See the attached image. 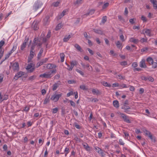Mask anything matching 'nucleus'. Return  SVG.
<instances>
[{
  "label": "nucleus",
  "instance_id": "44",
  "mask_svg": "<svg viewBox=\"0 0 157 157\" xmlns=\"http://www.w3.org/2000/svg\"><path fill=\"white\" fill-rule=\"evenodd\" d=\"M75 137L74 139L77 142H80L81 141V139L78 137L76 135H74Z\"/></svg>",
  "mask_w": 157,
  "mask_h": 157
},
{
  "label": "nucleus",
  "instance_id": "64",
  "mask_svg": "<svg viewBox=\"0 0 157 157\" xmlns=\"http://www.w3.org/2000/svg\"><path fill=\"white\" fill-rule=\"evenodd\" d=\"M74 94V92L72 91H71L70 92L67 93V96L69 97L71 95H73Z\"/></svg>",
  "mask_w": 157,
  "mask_h": 157
},
{
  "label": "nucleus",
  "instance_id": "52",
  "mask_svg": "<svg viewBox=\"0 0 157 157\" xmlns=\"http://www.w3.org/2000/svg\"><path fill=\"white\" fill-rule=\"evenodd\" d=\"M34 54L35 53L34 51L30 50L29 57H31V58H33Z\"/></svg>",
  "mask_w": 157,
  "mask_h": 157
},
{
  "label": "nucleus",
  "instance_id": "43",
  "mask_svg": "<svg viewBox=\"0 0 157 157\" xmlns=\"http://www.w3.org/2000/svg\"><path fill=\"white\" fill-rule=\"evenodd\" d=\"M12 53L10 52H9L7 54L5 55V57L4 58V60H6L8 59L9 57L10 56V55H11Z\"/></svg>",
  "mask_w": 157,
  "mask_h": 157
},
{
  "label": "nucleus",
  "instance_id": "61",
  "mask_svg": "<svg viewBox=\"0 0 157 157\" xmlns=\"http://www.w3.org/2000/svg\"><path fill=\"white\" fill-rule=\"evenodd\" d=\"M29 40V37L27 36H26L25 37V39L24 40V42L23 43H25V44H27V43L28 42Z\"/></svg>",
  "mask_w": 157,
  "mask_h": 157
},
{
  "label": "nucleus",
  "instance_id": "32",
  "mask_svg": "<svg viewBox=\"0 0 157 157\" xmlns=\"http://www.w3.org/2000/svg\"><path fill=\"white\" fill-rule=\"evenodd\" d=\"M36 75H33L30 76L28 78V80L29 81H33L36 78Z\"/></svg>",
  "mask_w": 157,
  "mask_h": 157
},
{
  "label": "nucleus",
  "instance_id": "49",
  "mask_svg": "<svg viewBox=\"0 0 157 157\" xmlns=\"http://www.w3.org/2000/svg\"><path fill=\"white\" fill-rule=\"evenodd\" d=\"M75 70L77 72L79 73L82 75L83 76L84 75V73L82 71L79 70L78 69H76Z\"/></svg>",
  "mask_w": 157,
  "mask_h": 157
},
{
  "label": "nucleus",
  "instance_id": "35",
  "mask_svg": "<svg viewBox=\"0 0 157 157\" xmlns=\"http://www.w3.org/2000/svg\"><path fill=\"white\" fill-rule=\"evenodd\" d=\"M33 67H34V65L33 63H30L28 64L26 66V70H27L30 68H31Z\"/></svg>",
  "mask_w": 157,
  "mask_h": 157
},
{
  "label": "nucleus",
  "instance_id": "13",
  "mask_svg": "<svg viewBox=\"0 0 157 157\" xmlns=\"http://www.w3.org/2000/svg\"><path fill=\"white\" fill-rule=\"evenodd\" d=\"M145 61L144 59H143L140 62L139 66L140 67L145 68L147 67V66L145 64Z\"/></svg>",
  "mask_w": 157,
  "mask_h": 157
},
{
  "label": "nucleus",
  "instance_id": "23",
  "mask_svg": "<svg viewBox=\"0 0 157 157\" xmlns=\"http://www.w3.org/2000/svg\"><path fill=\"white\" fill-rule=\"evenodd\" d=\"M50 96H47L44 99V102L43 104L44 105L48 103H49L50 101V99H49Z\"/></svg>",
  "mask_w": 157,
  "mask_h": 157
},
{
  "label": "nucleus",
  "instance_id": "50",
  "mask_svg": "<svg viewBox=\"0 0 157 157\" xmlns=\"http://www.w3.org/2000/svg\"><path fill=\"white\" fill-rule=\"evenodd\" d=\"M119 143L121 145H124L125 143L122 139H120L119 140Z\"/></svg>",
  "mask_w": 157,
  "mask_h": 157
},
{
  "label": "nucleus",
  "instance_id": "11",
  "mask_svg": "<svg viewBox=\"0 0 157 157\" xmlns=\"http://www.w3.org/2000/svg\"><path fill=\"white\" fill-rule=\"evenodd\" d=\"M44 67H46L47 69H51L53 68H56V65L51 63H48L45 65Z\"/></svg>",
  "mask_w": 157,
  "mask_h": 157
},
{
  "label": "nucleus",
  "instance_id": "29",
  "mask_svg": "<svg viewBox=\"0 0 157 157\" xmlns=\"http://www.w3.org/2000/svg\"><path fill=\"white\" fill-rule=\"evenodd\" d=\"M70 152L69 148L68 147H66L64 150L65 156H67V155Z\"/></svg>",
  "mask_w": 157,
  "mask_h": 157
},
{
  "label": "nucleus",
  "instance_id": "45",
  "mask_svg": "<svg viewBox=\"0 0 157 157\" xmlns=\"http://www.w3.org/2000/svg\"><path fill=\"white\" fill-rule=\"evenodd\" d=\"M64 14H62V13H60V14H59L58 16L56 17V19L57 20H59L61 18H62Z\"/></svg>",
  "mask_w": 157,
  "mask_h": 157
},
{
  "label": "nucleus",
  "instance_id": "57",
  "mask_svg": "<svg viewBox=\"0 0 157 157\" xmlns=\"http://www.w3.org/2000/svg\"><path fill=\"white\" fill-rule=\"evenodd\" d=\"M141 19V20H142L144 22H146L147 21V20L146 18L144 16H142Z\"/></svg>",
  "mask_w": 157,
  "mask_h": 157
},
{
  "label": "nucleus",
  "instance_id": "17",
  "mask_svg": "<svg viewBox=\"0 0 157 157\" xmlns=\"http://www.w3.org/2000/svg\"><path fill=\"white\" fill-rule=\"evenodd\" d=\"M151 2L153 4L154 9H157V0H150Z\"/></svg>",
  "mask_w": 157,
  "mask_h": 157
},
{
  "label": "nucleus",
  "instance_id": "59",
  "mask_svg": "<svg viewBox=\"0 0 157 157\" xmlns=\"http://www.w3.org/2000/svg\"><path fill=\"white\" fill-rule=\"evenodd\" d=\"M132 67L135 68H136L138 66V63L136 62H134L132 63Z\"/></svg>",
  "mask_w": 157,
  "mask_h": 157
},
{
  "label": "nucleus",
  "instance_id": "40",
  "mask_svg": "<svg viewBox=\"0 0 157 157\" xmlns=\"http://www.w3.org/2000/svg\"><path fill=\"white\" fill-rule=\"evenodd\" d=\"M80 88L81 89H82L84 90H88V89L84 85H82L80 86Z\"/></svg>",
  "mask_w": 157,
  "mask_h": 157
},
{
  "label": "nucleus",
  "instance_id": "38",
  "mask_svg": "<svg viewBox=\"0 0 157 157\" xmlns=\"http://www.w3.org/2000/svg\"><path fill=\"white\" fill-rule=\"evenodd\" d=\"M102 84L105 86L109 87H110L111 86V85L110 84L108 83L107 82H105V81L103 82Z\"/></svg>",
  "mask_w": 157,
  "mask_h": 157
},
{
  "label": "nucleus",
  "instance_id": "1",
  "mask_svg": "<svg viewBox=\"0 0 157 157\" xmlns=\"http://www.w3.org/2000/svg\"><path fill=\"white\" fill-rule=\"evenodd\" d=\"M56 69L52 70H51L48 72L45 73H44L40 74L39 77L44 78H50L52 76V75L53 73H56Z\"/></svg>",
  "mask_w": 157,
  "mask_h": 157
},
{
  "label": "nucleus",
  "instance_id": "10",
  "mask_svg": "<svg viewBox=\"0 0 157 157\" xmlns=\"http://www.w3.org/2000/svg\"><path fill=\"white\" fill-rule=\"evenodd\" d=\"M23 75H24V72L21 71L15 74L14 78L16 80H17L19 78L21 77Z\"/></svg>",
  "mask_w": 157,
  "mask_h": 157
},
{
  "label": "nucleus",
  "instance_id": "12",
  "mask_svg": "<svg viewBox=\"0 0 157 157\" xmlns=\"http://www.w3.org/2000/svg\"><path fill=\"white\" fill-rule=\"evenodd\" d=\"M77 62L75 61H72L70 62L71 66L70 68H67V69L69 71L72 70L74 66L77 65Z\"/></svg>",
  "mask_w": 157,
  "mask_h": 157
},
{
  "label": "nucleus",
  "instance_id": "2",
  "mask_svg": "<svg viewBox=\"0 0 157 157\" xmlns=\"http://www.w3.org/2000/svg\"><path fill=\"white\" fill-rule=\"evenodd\" d=\"M43 5L42 2L40 0H37L34 4L33 6V10L36 11Z\"/></svg>",
  "mask_w": 157,
  "mask_h": 157
},
{
  "label": "nucleus",
  "instance_id": "27",
  "mask_svg": "<svg viewBox=\"0 0 157 157\" xmlns=\"http://www.w3.org/2000/svg\"><path fill=\"white\" fill-rule=\"evenodd\" d=\"M31 105H26L24 108L23 109V111L25 112H26L27 113L30 109V108L31 107Z\"/></svg>",
  "mask_w": 157,
  "mask_h": 157
},
{
  "label": "nucleus",
  "instance_id": "48",
  "mask_svg": "<svg viewBox=\"0 0 157 157\" xmlns=\"http://www.w3.org/2000/svg\"><path fill=\"white\" fill-rule=\"evenodd\" d=\"M147 38H142L140 40V42L141 43H143L145 42H147Z\"/></svg>",
  "mask_w": 157,
  "mask_h": 157
},
{
  "label": "nucleus",
  "instance_id": "47",
  "mask_svg": "<svg viewBox=\"0 0 157 157\" xmlns=\"http://www.w3.org/2000/svg\"><path fill=\"white\" fill-rule=\"evenodd\" d=\"M107 21V17L106 16H103L101 20V23L104 24Z\"/></svg>",
  "mask_w": 157,
  "mask_h": 157
},
{
  "label": "nucleus",
  "instance_id": "21",
  "mask_svg": "<svg viewBox=\"0 0 157 157\" xmlns=\"http://www.w3.org/2000/svg\"><path fill=\"white\" fill-rule=\"evenodd\" d=\"M17 43H15L13 46L12 49L10 50V52L12 54L13 53L14 51H15L17 48Z\"/></svg>",
  "mask_w": 157,
  "mask_h": 157
},
{
  "label": "nucleus",
  "instance_id": "36",
  "mask_svg": "<svg viewBox=\"0 0 157 157\" xmlns=\"http://www.w3.org/2000/svg\"><path fill=\"white\" fill-rule=\"evenodd\" d=\"M26 45L27 44H25V43H23L21 46V50L22 51L24 50L25 48L26 47Z\"/></svg>",
  "mask_w": 157,
  "mask_h": 157
},
{
  "label": "nucleus",
  "instance_id": "3",
  "mask_svg": "<svg viewBox=\"0 0 157 157\" xmlns=\"http://www.w3.org/2000/svg\"><path fill=\"white\" fill-rule=\"evenodd\" d=\"M62 95V93L59 94L55 93L52 96L51 99L55 102H57L58 101L59 98L61 97Z\"/></svg>",
  "mask_w": 157,
  "mask_h": 157
},
{
  "label": "nucleus",
  "instance_id": "24",
  "mask_svg": "<svg viewBox=\"0 0 157 157\" xmlns=\"http://www.w3.org/2000/svg\"><path fill=\"white\" fill-rule=\"evenodd\" d=\"M113 105L115 107L118 108L119 107V103L117 100L114 101L113 102Z\"/></svg>",
  "mask_w": 157,
  "mask_h": 157
},
{
  "label": "nucleus",
  "instance_id": "55",
  "mask_svg": "<svg viewBox=\"0 0 157 157\" xmlns=\"http://www.w3.org/2000/svg\"><path fill=\"white\" fill-rule=\"evenodd\" d=\"M109 5V3L108 2H107L105 3H104L103 6H102V9H105Z\"/></svg>",
  "mask_w": 157,
  "mask_h": 157
},
{
  "label": "nucleus",
  "instance_id": "20",
  "mask_svg": "<svg viewBox=\"0 0 157 157\" xmlns=\"http://www.w3.org/2000/svg\"><path fill=\"white\" fill-rule=\"evenodd\" d=\"M82 145L84 148L87 151H90V147L89 146L88 144L86 143H84L82 144Z\"/></svg>",
  "mask_w": 157,
  "mask_h": 157
},
{
  "label": "nucleus",
  "instance_id": "58",
  "mask_svg": "<svg viewBox=\"0 0 157 157\" xmlns=\"http://www.w3.org/2000/svg\"><path fill=\"white\" fill-rule=\"evenodd\" d=\"M74 126L78 129L80 128V127L76 122L74 123Z\"/></svg>",
  "mask_w": 157,
  "mask_h": 157
},
{
  "label": "nucleus",
  "instance_id": "15",
  "mask_svg": "<svg viewBox=\"0 0 157 157\" xmlns=\"http://www.w3.org/2000/svg\"><path fill=\"white\" fill-rule=\"evenodd\" d=\"M95 11V10L94 9L90 10L88 12L84 14L83 16V17H85L90 15H92L94 13Z\"/></svg>",
  "mask_w": 157,
  "mask_h": 157
},
{
  "label": "nucleus",
  "instance_id": "46",
  "mask_svg": "<svg viewBox=\"0 0 157 157\" xmlns=\"http://www.w3.org/2000/svg\"><path fill=\"white\" fill-rule=\"evenodd\" d=\"M93 30L95 33L98 34H101L102 33V31L100 30L94 29H93Z\"/></svg>",
  "mask_w": 157,
  "mask_h": 157
},
{
  "label": "nucleus",
  "instance_id": "34",
  "mask_svg": "<svg viewBox=\"0 0 157 157\" xmlns=\"http://www.w3.org/2000/svg\"><path fill=\"white\" fill-rule=\"evenodd\" d=\"M60 58H61L60 61L61 62H63L64 61L65 55H64V54L63 53H60Z\"/></svg>",
  "mask_w": 157,
  "mask_h": 157
},
{
  "label": "nucleus",
  "instance_id": "60",
  "mask_svg": "<svg viewBox=\"0 0 157 157\" xmlns=\"http://www.w3.org/2000/svg\"><path fill=\"white\" fill-rule=\"evenodd\" d=\"M83 0H77L75 2L74 4L75 5L79 4H82V1Z\"/></svg>",
  "mask_w": 157,
  "mask_h": 157
},
{
  "label": "nucleus",
  "instance_id": "53",
  "mask_svg": "<svg viewBox=\"0 0 157 157\" xmlns=\"http://www.w3.org/2000/svg\"><path fill=\"white\" fill-rule=\"evenodd\" d=\"M144 132L145 133V136H148L151 133L150 132L147 130H145L144 131Z\"/></svg>",
  "mask_w": 157,
  "mask_h": 157
},
{
  "label": "nucleus",
  "instance_id": "7",
  "mask_svg": "<svg viewBox=\"0 0 157 157\" xmlns=\"http://www.w3.org/2000/svg\"><path fill=\"white\" fill-rule=\"evenodd\" d=\"M151 29H146L143 30L142 34L145 35L146 34L149 37L152 36L151 34Z\"/></svg>",
  "mask_w": 157,
  "mask_h": 157
},
{
  "label": "nucleus",
  "instance_id": "18",
  "mask_svg": "<svg viewBox=\"0 0 157 157\" xmlns=\"http://www.w3.org/2000/svg\"><path fill=\"white\" fill-rule=\"evenodd\" d=\"M129 41L130 42L133 43L135 44H137L139 41L137 39H136L134 37H131Z\"/></svg>",
  "mask_w": 157,
  "mask_h": 157
},
{
  "label": "nucleus",
  "instance_id": "62",
  "mask_svg": "<svg viewBox=\"0 0 157 157\" xmlns=\"http://www.w3.org/2000/svg\"><path fill=\"white\" fill-rule=\"evenodd\" d=\"M157 67V63L156 62H154L152 64V67L153 68L155 69Z\"/></svg>",
  "mask_w": 157,
  "mask_h": 157
},
{
  "label": "nucleus",
  "instance_id": "37",
  "mask_svg": "<svg viewBox=\"0 0 157 157\" xmlns=\"http://www.w3.org/2000/svg\"><path fill=\"white\" fill-rule=\"evenodd\" d=\"M49 18L50 17L49 16H47L44 19V21H45L46 24H47L49 22Z\"/></svg>",
  "mask_w": 157,
  "mask_h": 157
},
{
  "label": "nucleus",
  "instance_id": "42",
  "mask_svg": "<svg viewBox=\"0 0 157 157\" xmlns=\"http://www.w3.org/2000/svg\"><path fill=\"white\" fill-rule=\"evenodd\" d=\"M146 60L149 64L153 62V61L152 58L151 57L147 58L146 59Z\"/></svg>",
  "mask_w": 157,
  "mask_h": 157
},
{
  "label": "nucleus",
  "instance_id": "14",
  "mask_svg": "<svg viewBox=\"0 0 157 157\" xmlns=\"http://www.w3.org/2000/svg\"><path fill=\"white\" fill-rule=\"evenodd\" d=\"M60 84L61 82L59 81H58L56 83H55L52 86V90L53 91L56 90Z\"/></svg>",
  "mask_w": 157,
  "mask_h": 157
},
{
  "label": "nucleus",
  "instance_id": "56",
  "mask_svg": "<svg viewBox=\"0 0 157 157\" xmlns=\"http://www.w3.org/2000/svg\"><path fill=\"white\" fill-rule=\"evenodd\" d=\"M85 67L88 68V69L89 71H92V68L91 66H90L89 64H87L85 65Z\"/></svg>",
  "mask_w": 157,
  "mask_h": 157
},
{
  "label": "nucleus",
  "instance_id": "33",
  "mask_svg": "<svg viewBox=\"0 0 157 157\" xmlns=\"http://www.w3.org/2000/svg\"><path fill=\"white\" fill-rule=\"evenodd\" d=\"M60 4V2L59 1H57L56 2H53L52 5V6H53L54 7H57L59 6V5Z\"/></svg>",
  "mask_w": 157,
  "mask_h": 157
},
{
  "label": "nucleus",
  "instance_id": "8",
  "mask_svg": "<svg viewBox=\"0 0 157 157\" xmlns=\"http://www.w3.org/2000/svg\"><path fill=\"white\" fill-rule=\"evenodd\" d=\"M12 69L14 71H17L19 70V64L17 62H15L12 65Z\"/></svg>",
  "mask_w": 157,
  "mask_h": 157
},
{
  "label": "nucleus",
  "instance_id": "39",
  "mask_svg": "<svg viewBox=\"0 0 157 157\" xmlns=\"http://www.w3.org/2000/svg\"><path fill=\"white\" fill-rule=\"evenodd\" d=\"M89 100L91 102H96L98 101V100L97 98H90Z\"/></svg>",
  "mask_w": 157,
  "mask_h": 157
},
{
  "label": "nucleus",
  "instance_id": "41",
  "mask_svg": "<svg viewBox=\"0 0 157 157\" xmlns=\"http://www.w3.org/2000/svg\"><path fill=\"white\" fill-rule=\"evenodd\" d=\"M40 42V40H39L38 38H35L33 40V43H35V44L36 45L38 43Z\"/></svg>",
  "mask_w": 157,
  "mask_h": 157
},
{
  "label": "nucleus",
  "instance_id": "16",
  "mask_svg": "<svg viewBox=\"0 0 157 157\" xmlns=\"http://www.w3.org/2000/svg\"><path fill=\"white\" fill-rule=\"evenodd\" d=\"M74 46L78 51L80 52H82L83 51V50L81 48V47L77 44H75Z\"/></svg>",
  "mask_w": 157,
  "mask_h": 157
},
{
  "label": "nucleus",
  "instance_id": "63",
  "mask_svg": "<svg viewBox=\"0 0 157 157\" xmlns=\"http://www.w3.org/2000/svg\"><path fill=\"white\" fill-rule=\"evenodd\" d=\"M147 80H148L150 81L153 82L154 81V78L151 76H148Z\"/></svg>",
  "mask_w": 157,
  "mask_h": 157
},
{
  "label": "nucleus",
  "instance_id": "51",
  "mask_svg": "<svg viewBox=\"0 0 157 157\" xmlns=\"http://www.w3.org/2000/svg\"><path fill=\"white\" fill-rule=\"evenodd\" d=\"M44 63L42 60H41L40 62H38L36 64V67H38L41 66Z\"/></svg>",
  "mask_w": 157,
  "mask_h": 157
},
{
  "label": "nucleus",
  "instance_id": "30",
  "mask_svg": "<svg viewBox=\"0 0 157 157\" xmlns=\"http://www.w3.org/2000/svg\"><path fill=\"white\" fill-rule=\"evenodd\" d=\"M116 45L117 47L119 49H121L122 47H121L122 44L119 41H117L116 43Z\"/></svg>",
  "mask_w": 157,
  "mask_h": 157
},
{
  "label": "nucleus",
  "instance_id": "19",
  "mask_svg": "<svg viewBox=\"0 0 157 157\" xmlns=\"http://www.w3.org/2000/svg\"><path fill=\"white\" fill-rule=\"evenodd\" d=\"M92 92L93 94H96L97 95L101 94V92L99 90L95 89H92Z\"/></svg>",
  "mask_w": 157,
  "mask_h": 157
},
{
  "label": "nucleus",
  "instance_id": "31",
  "mask_svg": "<svg viewBox=\"0 0 157 157\" xmlns=\"http://www.w3.org/2000/svg\"><path fill=\"white\" fill-rule=\"evenodd\" d=\"M43 52V48H41L39 52L38 53L37 55V58L38 59H40V58Z\"/></svg>",
  "mask_w": 157,
  "mask_h": 157
},
{
  "label": "nucleus",
  "instance_id": "26",
  "mask_svg": "<svg viewBox=\"0 0 157 157\" xmlns=\"http://www.w3.org/2000/svg\"><path fill=\"white\" fill-rule=\"evenodd\" d=\"M33 29L34 30H37L38 29V24L37 22H34L33 23Z\"/></svg>",
  "mask_w": 157,
  "mask_h": 157
},
{
  "label": "nucleus",
  "instance_id": "54",
  "mask_svg": "<svg viewBox=\"0 0 157 157\" xmlns=\"http://www.w3.org/2000/svg\"><path fill=\"white\" fill-rule=\"evenodd\" d=\"M35 69V67H33L27 70V71L29 73H31L33 72Z\"/></svg>",
  "mask_w": 157,
  "mask_h": 157
},
{
  "label": "nucleus",
  "instance_id": "9",
  "mask_svg": "<svg viewBox=\"0 0 157 157\" xmlns=\"http://www.w3.org/2000/svg\"><path fill=\"white\" fill-rule=\"evenodd\" d=\"M8 98V95L7 94H4L2 95L1 93H0V103H1L4 100H6Z\"/></svg>",
  "mask_w": 157,
  "mask_h": 157
},
{
  "label": "nucleus",
  "instance_id": "25",
  "mask_svg": "<svg viewBox=\"0 0 157 157\" xmlns=\"http://www.w3.org/2000/svg\"><path fill=\"white\" fill-rule=\"evenodd\" d=\"M121 109L125 110L129 109H131V107L127 105L123 104L121 107Z\"/></svg>",
  "mask_w": 157,
  "mask_h": 157
},
{
  "label": "nucleus",
  "instance_id": "28",
  "mask_svg": "<svg viewBox=\"0 0 157 157\" xmlns=\"http://www.w3.org/2000/svg\"><path fill=\"white\" fill-rule=\"evenodd\" d=\"M71 37L70 35L65 36L63 39V41L64 42H67L68 41Z\"/></svg>",
  "mask_w": 157,
  "mask_h": 157
},
{
  "label": "nucleus",
  "instance_id": "5",
  "mask_svg": "<svg viewBox=\"0 0 157 157\" xmlns=\"http://www.w3.org/2000/svg\"><path fill=\"white\" fill-rule=\"evenodd\" d=\"M118 113V114L121 115V117L123 119L124 121L128 123H131V121L128 119V117L124 113H121L120 112H119Z\"/></svg>",
  "mask_w": 157,
  "mask_h": 157
},
{
  "label": "nucleus",
  "instance_id": "4",
  "mask_svg": "<svg viewBox=\"0 0 157 157\" xmlns=\"http://www.w3.org/2000/svg\"><path fill=\"white\" fill-rule=\"evenodd\" d=\"M94 150L95 151L98 152L101 156L104 157L105 155V154L104 153V151H103L102 149L97 146L94 147Z\"/></svg>",
  "mask_w": 157,
  "mask_h": 157
},
{
  "label": "nucleus",
  "instance_id": "6",
  "mask_svg": "<svg viewBox=\"0 0 157 157\" xmlns=\"http://www.w3.org/2000/svg\"><path fill=\"white\" fill-rule=\"evenodd\" d=\"M5 43V42L3 40H1L0 41V59L3 56L4 54V50H2V47L4 44Z\"/></svg>",
  "mask_w": 157,
  "mask_h": 157
},
{
  "label": "nucleus",
  "instance_id": "22",
  "mask_svg": "<svg viewBox=\"0 0 157 157\" xmlns=\"http://www.w3.org/2000/svg\"><path fill=\"white\" fill-rule=\"evenodd\" d=\"M63 25L62 23H60L58 24L56 26L55 30L56 31H58L60 30L63 27Z\"/></svg>",
  "mask_w": 157,
  "mask_h": 157
}]
</instances>
